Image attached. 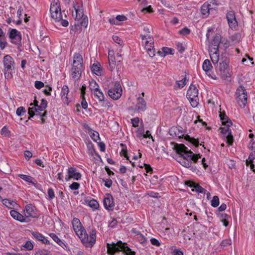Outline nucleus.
Masks as SVG:
<instances>
[{
	"instance_id": "nucleus-1",
	"label": "nucleus",
	"mask_w": 255,
	"mask_h": 255,
	"mask_svg": "<svg viewBox=\"0 0 255 255\" xmlns=\"http://www.w3.org/2000/svg\"><path fill=\"white\" fill-rule=\"evenodd\" d=\"M72 224L75 234L82 244L87 248L93 247L96 242L97 231L96 229H91L88 234L80 220L77 218H73Z\"/></svg>"
},
{
	"instance_id": "nucleus-2",
	"label": "nucleus",
	"mask_w": 255,
	"mask_h": 255,
	"mask_svg": "<svg viewBox=\"0 0 255 255\" xmlns=\"http://www.w3.org/2000/svg\"><path fill=\"white\" fill-rule=\"evenodd\" d=\"M108 255H135L134 251L127 246V244L119 241L116 243L107 244Z\"/></svg>"
},
{
	"instance_id": "nucleus-3",
	"label": "nucleus",
	"mask_w": 255,
	"mask_h": 255,
	"mask_svg": "<svg viewBox=\"0 0 255 255\" xmlns=\"http://www.w3.org/2000/svg\"><path fill=\"white\" fill-rule=\"evenodd\" d=\"M3 71L5 78L10 79L12 77V72L14 69L15 62L9 55H6L3 58Z\"/></svg>"
},
{
	"instance_id": "nucleus-4",
	"label": "nucleus",
	"mask_w": 255,
	"mask_h": 255,
	"mask_svg": "<svg viewBox=\"0 0 255 255\" xmlns=\"http://www.w3.org/2000/svg\"><path fill=\"white\" fill-rule=\"evenodd\" d=\"M141 39V43L142 45L144 46L148 54L150 57H153L155 55V50L154 45V39L152 36H148V35H140Z\"/></svg>"
},
{
	"instance_id": "nucleus-5",
	"label": "nucleus",
	"mask_w": 255,
	"mask_h": 255,
	"mask_svg": "<svg viewBox=\"0 0 255 255\" xmlns=\"http://www.w3.org/2000/svg\"><path fill=\"white\" fill-rule=\"evenodd\" d=\"M48 105L47 101L42 99L41 101V103L38 108L36 107H29L28 109V114L29 115L28 119H30L31 118L33 117L35 114L39 115L41 117H46L47 115V112L45 110L47 108Z\"/></svg>"
},
{
	"instance_id": "nucleus-6",
	"label": "nucleus",
	"mask_w": 255,
	"mask_h": 255,
	"mask_svg": "<svg viewBox=\"0 0 255 255\" xmlns=\"http://www.w3.org/2000/svg\"><path fill=\"white\" fill-rule=\"evenodd\" d=\"M235 99L241 108L245 107L247 103L248 93L243 86L241 85L236 89Z\"/></svg>"
},
{
	"instance_id": "nucleus-7",
	"label": "nucleus",
	"mask_w": 255,
	"mask_h": 255,
	"mask_svg": "<svg viewBox=\"0 0 255 255\" xmlns=\"http://www.w3.org/2000/svg\"><path fill=\"white\" fill-rule=\"evenodd\" d=\"M122 93L123 90L120 82H113L110 84L108 94L112 99L118 100L122 96Z\"/></svg>"
},
{
	"instance_id": "nucleus-8",
	"label": "nucleus",
	"mask_w": 255,
	"mask_h": 255,
	"mask_svg": "<svg viewBox=\"0 0 255 255\" xmlns=\"http://www.w3.org/2000/svg\"><path fill=\"white\" fill-rule=\"evenodd\" d=\"M198 94L199 91L197 86L193 84H191L187 91L186 96L190 101L191 105L194 108L198 106L199 101Z\"/></svg>"
},
{
	"instance_id": "nucleus-9",
	"label": "nucleus",
	"mask_w": 255,
	"mask_h": 255,
	"mask_svg": "<svg viewBox=\"0 0 255 255\" xmlns=\"http://www.w3.org/2000/svg\"><path fill=\"white\" fill-rule=\"evenodd\" d=\"M8 38L12 44L18 47L21 46L22 35L21 32L17 29L9 28L8 30Z\"/></svg>"
},
{
	"instance_id": "nucleus-10",
	"label": "nucleus",
	"mask_w": 255,
	"mask_h": 255,
	"mask_svg": "<svg viewBox=\"0 0 255 255\" xmlns=\"http://www.w3.org/2000/svg\"><path fill=\"white\" fill-rule=\"evenodd\" d=\"M51 16L55 21L59 22L62 18L61 10L59 2L53 1L50 7Z\"/></svg>"
},
{
	"instance_id": "nucleus-11",
	"label": "nucleus",
	"mask_w": 255,
	"mask_h": 255,
	"mask_svg": "<svg viewBox=\"0 0 255 255\" xmlns=\"http://www.w3.org/2000/svg\"><path fill=\"white\" fill-rule=\"evenodd\" d=\"M82 178V174L79 170L73 166H69L67 169V174L65 176V180L68 181L71 179L79 180Z\"/></svg>"
},
{
	"instance_id": "nucleus-12",
	"label": "nucleus",
	"mask_w": 255,
	"mask_h": 255,
	"mask_svg": "<svg viewBox=\"0 0 255 255\" xmlns=\"http://www.w3.org/2000/svg\"><path fill=\"white\" fill-rule=\"evenodd\" d=\"M229 59L227 57H222L220 62V71L222 77L228 78L231 76L228 68Z\"/></svg>"
},
{
	"instance_id": "nucleus-13",
	"label": "nucleus",
	"mask_w": 255,
	"mask_h": 255,
	"mask_svg": "<svg viewBox=\"0 0 255 255\" xmlns=\"http://www.w3.org/2000/svg\"><path fill=\"white\" fill-rule=\"evenodd\" d=\"M74 8L76 13L75 19L77 20L83 19V20L81 22V24L86 27L88 25V17L84 14L83 9L80 8L78 3L74 5Z\"/></svg>"
},
{
	"instance_id": "nucleus-14",
	"label": "nucleus",
	"mask_w": 255,
	"mask_h": 255,
	"mask_svg": "<svg viewBox=\"0 0 255 255\" xmlns=\"http://www.w3.org/2000/svg\"><path fill=\"white\" fill-rule=\"evenodd\" d=\"M228 23L231 29L237 30L238 23L236 18L235 12L234 10H229L226 14Z\"/></svg>"
},
{
	"instance_id": "nucleus-15",
	"label": "nucleus",
	"mask_w": 255,
	"mask_h": 255,
	"mask_svg": "<svg viewBox=\"0 0 255 255\" xmlns=\"http://www.w3.org/2000/svg\"><path fill=\"white\" fill-rule=\"evenodd\" d=\"M24 213L25 215L24 217H26L28 222L29 221V217H37L36 208L32 204H28L25 206Z\"/></svg>"
},
{
	"instance_id": "nucleus-16",
	"label": "nucleus",
	"mask_w": 255,
	"mask_h": 255,
	"mask_svg": "<svg viewBox=\"0 0 255 255\" xmlns=\"http://www.w3.org/2000/svg\"><path fill=\"white\" fill-rule=\"evenodd\" d=\"M105 208L108 211H113L115 207L114 198L111 194H107L103 201Z\"/></svg>"
},
{
	"instance_id": "nucleus-17",
	"label": "nucleus",
	"mask_w": 255,
	"mask_h": 255,
	"mask_svg": "<svg viewBox=\"0 0 255 255\" xmlns=\"http://www.w3.org/2000/svg\"><path fill=\"white\" fill-rule=\"evenodd\" d=\"M69 93V89L68 86L64 85L61 88L60 96L64 104H66L67 105H68L71 102L68 97Z\"/></svg>"
},
{
	"instance_id": "nucleus-18",
	"label": "nucleus",
	"mask_w": 255,
	"mask_h": 255,
	"mask_svg": "<svg viewBox=\"0 0 255 255\" xmlns=\"http://www.w3.org/2000/svg\"><path fill=\"white\" fill-rule=\"evenodd\" d=\"M174 149L175 150L177 153L180 155L181 156H187L188 152L189 150L188 148L185 146L183 144H177L176 143L174 147Z\"/></svg>"
},
{
	"instance_id": "nucleus-19",
	"label": "nucleus",
	"mask_w": 255,
	"mask_h": 255,
	"mask_svg": "<svg viewBox=\"0 0 255 255\" xmlns=\"http://www.w3.org/2000/svg\"><path fill=\"white\" fill-rule=\"evenodd\" d=\"M114 51L113 50H110L108 52V62L109 66L108 68L109 70L112 71L116 67V58L114 55Z\"/></svg>"
},
{
	"instance_id": "nucleus-20",
	"label": "nucleus",
	"mask_w": 255,
	"mask_h": 255,
	"mask_svg": "<svg viewBox=\"0 0 255 255\" xmlns=\"http://www.w3.org/2000/svg\"><path fill=\"white\" fill-rule=\"evenodd\" d=\"M181 127H172L169 130V134L172 136H176L179 138L183 137L184 133Z\"/></svg>"
},
{
	"instance_id": "nucleus-21",
	"label": "nucleus",
	"mask_w": 255,
	"mask_h": 255,
	"mask_svg": "<svg viewBox=\"0 0 255 255\" xmlns=\"http://www.w3.org/2000/svg\"><path fill=\"white\" fill-rule=\"evenodd\" d=\"M209 53L210 56L211 60L214 64H216L218 63L220 58L219 50L218 49H215L210 48Z\"/></svg>"
},
{
	"instance_id": "nucleus-22",
	"label": "nucleus",
	"mask_w": 255,
	"mask_h": 255,
	"mask_svg": "<svg viewBox=\"0 0 255 255\" xmlns=\"http://www.w3.org/2000/svg\"><path fill=\"white\" fill-rule=\"evenodd\" d=\"M10 215L14 219L20 222H28V220H27L26 217H25L24 216L22 215L15 210H11L10 211Z\"/></svg>"
},
{
	"instance_id": "nucleus-23",
	"label": "nucleus",
	"mask_w": 255,
	"mask_h": 255,
	"mask_svg": "<svg viewBox=\"0 0 255 255\" xmlns=\"http://www.w3.org/2000/svg\"><path fill=\"white\" fill-rule=\"evenodd\" d=\"M85 204L91 207L94 211L97 210L99 207V204L98 201L90 197H86L84 200Z\"/></svg>"
},
{
	"instance_id": "nucleus-24",
	"label": "nucleus",
	"mask_w": 255,
	"mask_h": 255,
	"mask_svg": "<svg viewBox=\"0 0 255 255\" xmlns=\"http://www.w3.org/2000/svg\"><path fill=\"white\" fill-rule=\"evenodd\" d=\"M135 110L138 112H144L146 109V103L142 97L137 98V103L135 105Z\"/></svg>"
},
{
	"instance_id": "nucleus-25",
	"label": "nucleus",
	"mask_w": 255,
	"mask_h": 255,
	"mask_svg": "<svg viewBox=\"0 0 255 255\" xmlns=\"http://www.w3.org/2000/svg\"><path fill=\"white\" fill-rule=\"evenodd\" d=\"M32 235L37 241L41 242L43 244L50 245V241L42 234L38 232H32Z\"/></svg>"
},
{
	"instance_id": "nucleus-26",
	"label": "nucleus",
	"mask_w": 255,
	"mask_h": 255,
	"mask_svg": "<svg viewBox=\"0 0 255 255\" xmlns=\"http://www.w3.org/2000/svg\"><path fill=\"white\" fill-rule=\"evenodd\" d=\"M187 185L188 186L193 188L192 191H195L200 193H205L206 192V190L204 188L194 182L190 181Z\"/></svg>"
},
{
	"instance_id": "nucleus-27",
	"label": "nucleus",
	"mask_w": 255,
	"mask_h": 255,
	"mask_svg": "<svg viewBox=\"0 0 255 255\" xmlns=\"http://www.w3.org/2000/svg\"><path fill=\"white\" fill-rule=\"evenodd\" d=\"M157 53L160 57H164L168 54H174V50L171 48L163 47L162 48L161 50L158 51Z\"/></svg>"
},
{
	"instance_id": "nucleus-28",
	"label": "nucleus",
	"mask_w": 255,
	"mask_h": 255,
	"mask_svg": "<svg viewBox=\"0 0 255 255\" xmlns=\"http://www.w3.org/2000/svg\"><path fill=\"white\" fill-rule=\"evenodd\" d=\"M82 67H72L71 70V75L74 79L77 80L81 77L82 72Z\"/></svg>"
},
{
	"instance_id": "nucleus-29",
	"label": "nucleus",
	"mask_w": 255,
	"mask_h": 255,
	"mask_svg": "<svg viewBox=\"0 0 255 255\" xmlns=\"http://www.w3.org/2000/svg\"><path fill=\"white\" fill-rule=\"evenodd\" d=\"M221 37L220 36V34H216L212 42H211V45L210 47V48L211 49H219V45L221 43Z\"/></svg>"
},
{
	"instance_id": "nucleus-30",
	"label": "nucleus",
	"mask_w": 255,
	"mask_h": 255,
	"mask_svg": "<svg viewBox=\"0 0 255 255\" xmlns=\"http://www.w3.org/2000/svg\"><path fill=\"white\" fill-rule=\"evenodd\" d=\"M219 117L223 126H231L232 123L225 112H220Z\"/></svg>"
},
{
	"instance_id": "nucleus-31",
	"label": "nucleus",
	"mask_w": 255,
	"mask_h": 255,
	"mask_svg": "<svg viewBox=\"0 0 255 255\" xmlns=\"http://www.w3.org/2000/svg\"><path fill=\"white\" fill-rule=\"evenodd\" d=\"M2 203L3 205L9 209L15 208L18 206L17 204L15 202L8 199H3L2 200Z\"/></svg>"
},
{
	"instance_id": "nucleus-32",
	"label": "nucleus",
	"mask_w": 255,
	"mask_h": 255,
	"mask_svg": "<svg viewBox=\"0 0 255 255\" xmlns=\"http://www.w3.org/2000/svg\"><path fill=\"white\" fill-rule=\"evenodd\" d=\"M211 5L207 2H205L201 7V12L203 15L207 16L209 13Z\"/></svg>"
},
{
	"instance_id": "nucleus-33",
	"label": "nucleus",
	"mask_w": 255,
	"mask_h": 255,
	"mask_svg": "<svg viewBox=\"0 0 255 255\" xmlns=\"http://www.w3.org/2000/svg\"><path fill=\"white\" fill-rule=\"evenodd\" d=\"M92 71L95 74L99 76L102 74V67L101 64L98 63H95L92 66Z\"/></svg>"
},
{
	"instance_id": "nucleus-34",
	"label": "nucleus",
	"mask_w": 255,
	"mask_h": 255,
	"mask_svg": "<svg viewBox=\"0 0 255 255\" xmlns=\"http://www.w3.org/2000/svg\"><path fill=\"white\" fill-rule=\"evenodd\" d=\"M213 66L210 60L208 59L205 60L202 64V68L207 74L210 72Z\"/></svg>"
},
{
	"instance_id": "nucleus-35",
	"label": "nucleus",
	"mask_w": 255,
	"mask_h": 255,
	"mask_svg": "<svg viewBox=\"0 0 255 255\" xmlns=\"http://www.w3.org/2000/svg\"><path fill=\"white\" fill-rule=\"evenodd\" d=\"M49 236L60 247L64 249L66 247L65 243L55 233H50Z\"/></svg>"
},
{
	"instance_id": "nucleus-36",
	"label": "nucleus",
	"mask_w": 255,
	"mask_h": 255,
	"mask_svg": "<svg viewBox=\"0 0 255 255\" xmlns=\"http://www.w3.org/2000/svg\"><path fill=\"white\" fill-rule=\"evenodd\" d=\"M220 221L223 223L225 227H227L229 225V219L230 216L226 213H221L219 215Z\"/></svg>"
},
{
	"instance_id": "nucleus-37",
	"label": "nucleus",
	"mask_w": 255,
	"mask_h": 255,
	"mask_svg": "<svg viewBox=\"0 0 255 255\" xmlns=\"http://www.w3.org/2000/svg\"><path fill=\"white\" fill-rule=\"evenodd\" d=\"M186 157L189 158L194 163H196L198 159L201 157V155L200 154H195L191 150H189Z\"/></svg>"
},
{
	"instance_id": "nucleus-38",
	"label": "nucleus",
	"mask_w": 255,
	"mask_h": 255,
	"mask_svg": "<svg viewBox=\"0 0 255 255\" xmlns=\"http://www.w3.org/2000/svg\"><path fill=\"white\" fill-rule=\"evenodd\" d=\"M89 133L94 141L97 142L100 139L99 133L97 131H94V130L90 128Z\"/></svg>"
},
{
	"instance_id": "nucleus-39",
	"label": "nucleus",
	"mask_w": 255,
	"mask_h": 255,
	"mask_svg": "<svg viewBox=\"0 0 255 255\" xmlns=\"http://www.w3.org/2000/svg\"><path fill=\"white\" fill-rule=\"evenodd\" d=\"M92 94H93L94 97L96 98L99 100V101L101 102L104 100V95L103 92L100 89L95 91L92 93Z\"/></svg>"
},
{
	"instance_id": "nucleus-40",
	"label": "nucleus",
	"mask_w": 255,
	"mask_h": 255,
	"mask_svg": "<svg viewBox=\"0 0 255 255\" xmlns=\"http://www.w3.org/2000/svg\"><path fill=\"white\" fill-rule=\"evenodd\" d=\"M83 57L81 54L75 53L73 56V62L75 64L79 63L83 65Z\"/></svg>"
},
{
	"instance_id": "nucleus-41",
	"label": "nucleus",
	"mask_w": 255,
	"mask_h": 255,
	"mask_svg": "<svg viewBox=\"0 0 255 255\" xmlns=\"http://www.w3.org/2000/svg\"><path fill=\"white\" fill-rule=\"evenodd\" d=\"M185 139L191 142L196 147H198L199 145V141L198 139H196L194 137H191L188 135H186L185 136Z\"/></svg>"
},
{
	"instance_id": "nucleus-42",
	"label": "nucleus",
	"mask_w": 255,
	"mask_h": 255,
	"mask_svg": "<svg viewBox=\"0 0 255 255\" xmlns=\"http://www.w3.org/2000/svg\"><path fill=\"white\" fill-rule=\"evenodd\" d=\"M120 146L122 148L120 152V155L121 156H124V157H125L127 160H129V157L128 155L126 145L124 143H122L120 144Z\"/></svg>"
},
{
	"instance_id": "nucleus-43",
	"label": "nucleus",
	"mask_w": 255,
	"mask_h": 255,
	"mask_svg": "<svg viewBox=\"0 0 255 255\" xmlns=\"http://www.w3.org/2000/svg\"><path fill=\"white\" fill-rule=\"evenodd\" d=\"M18 177L28 183H32L33 184H34L33 182V180H34L33 177L30 176L25 174H19Z\"/></svg>"
},
{
	"instance_id": "nucleus-44",
	"label": "nucleus",
	"mask_w": 255,
	"mask_h": 255,
	"mask_svg": "<svg viewBox=\"0 0 255 255\" xmlns=\"http://www.w3.org/2000/svg\"><path fill=\"white\" fill-rule=\"evenodd\" d=\"M186 157V156H182L180 163L184 167L188 168L191 166V162L190 160L187 159Z\"/></svg>"
},
{
	"instance_id": "nucleus-45",
	"label": "nucleus",
	"mask_w": 255,
	"mask_h": 255,
	"mask_svg": "<svg viewBox=\"0 0 255 255\" xmlns=\"http://www.w3.org/2000/svg\"><path fill=\"white\" fill-rule=\"evenodd\" d=\"M90 89L91 90L92 93L99 89V85L95 81L93 80L90 82Z\"/></svg>"
},
{
	"instance_id": "nucleus-46",
	"label": "nucleus",
	"mask_w": 255,
	"mask_h": 255,
	"mask_svg": "<svg viewBox=\"0 0 255 255\" xmlns=\"http://www.w3.org/2000/svg\"><path fill=\"white\" fill-rule=\"evenodd\" d=\"M188 79L187 78L186 75L181 80L176 81V83L180 88H183L187 83Z\"/></svg>"
},
{
	"instance_id": "nucleus-47",
	"label": "nucleus",
	"mask_w": 255,
	"mask_h": 255,
	"mask_svg": "<svg viewBox=\"0 0 255 255\" xmlns=\"http://www.w3.org/2000/svg\"><path fill=\"white\" fill-rule=\"evenodd\" d=\"M219 198L217 196H213L211 200V206L213 207H217L219 205Z\"/></svg>"
},
{
	"instance_id": "nucleus-48",
	"label": "nucleus",
	"mask_w": 255,
	"mask_h": 255,
	"mask_svg": "<svg viewBox=\"0 0 255 255\" xmlns=\"http://www.w3.org/2000/svg\"><path fill=\"white\" fill-rule=\"evenodd\" d=\"M224 127L220 128L221 132L224 134L228 135L229 133H232L230 126H225Z\"/></svg>"
},
{
	"instance_id": "nucleus-49",
	"label": "nucleus",
	"mask_w": 255,
	"mask_h": 255,
	"mask_svg": "<svg viewBox=\"0 0 255 255\" xmlns=\"http://www.w3.org/2000/svg\"><path fill=\"white\" fill-rule=\"evenodd\" d=\"M144 129L143 127H140L136 131V136L138 138L143 137Z\"/></svg>"
},
{
	"instance_id": "nucleus-50",
	"label": "nucleus",
	"mask_w": 255,
	"mask_h": 255,
	"mask_svg": "<svg viewBox=\"0 0 255 255\" xmlns=\"http://www.w3.org/2000/svg\"><path fill=\"white\" fill-rule=\"evenodd\" d=\"M191 30L188 28L185 27L179 31V34L182 35H187L190 33Z\"/></svg>"
},
{
	"instance_id": "nucleus-51",
	"label": "nucleus",
	"mask_w": 255,
	"mask_h": 255,
	"mask_svg": "<svg viewBox=\"0 0 255 255\" xmlns=\"http://www.w3.org/2000/svg\"><path fill=\"white\" fill-rule=\"evenodd\" d=\"M26 112L25 109L23 107L18 108L16 111V114L18 116H22Z\"/></svg>"
},
{
	"instance_id": "nucleus-52",
	"label": "nucleus",
	"mask_w": 255,
	"mask_h": 255,
	"mask_svg": "<svg viewBox=\"0 0 255 255\" xmlns=\"http://www.w3.org/2000/svg\"><path fill=\"white\" fill-rule=\"evenodd\" d=\"M232 244V241L231 239H227L223 240L220 246L223 247H227Z\"/></svg>"
},
{
	"instance_id": "nucleus-53",
	"label": "nucleus",
	"mask_w": 255,
	"mask_h": 255,
	"mask_svg": "<svg viewBox=\"0 0 255 255\" xmlns=\"http://www.w3.org/2000/svg\"><path fill=\"white\" fill-rule=\"evenodd\" d=\"M227 143L229 145H232L234 142L233 136L232 133H229V134L227 135Z\"/></svg>"
},
{
	"instance_id": "nucleus-54",
	"label": "nucleus",
	"mask_w": 255,
	"mask_h": 255,
	"mask_svg": "<svg viewBox=\"0 0 255 255\" xmlns=\"http://www.w3.org/2000/svg\"><path fill=\"white\" fill-rule=\"evenodd\" d=\"M7 45L6 41V38L0 39V48L1 50H4Z\"/></svg>"
},
{
	"instance_id": "nucleus-55",
	"label": "nucleus",
	"mask_w": 255,
	"mask_h": 255,
	"mask_svg": "<svg viewBox=\"0 0 255 255\" xmlns=\"http://www.w3.org/2000/svg\"><path fill=\"white\" fill-rule=\"evenodd\" d=\"M255 158V153L251 152L248 157V159L246 160V165L248 166L250 162H253V160Z\"/></svg>"
},
{
	"instance_id": "nucleus-56",
	"label": "nucleus",
	"mask_w": 255,
	"mask_h": 255,
	"mask_svg": "<svg viewBox=\"0 0 255 255\" xmlns=\"http://www.w3.org/2000/svg\"><path fill=\"white\" fill-rule=\"evenodd\" d=\"M80 185L79 183L76 182H73L70 185L69 188L72 190H76L79 189Z\"/></svg>"
},
{
	"instance_id": "nucleus-57",
	"label": "nucleus",
	"mask_w": 255,
	"mask_h": 255,
	"mask_svg": "<svg viewBox=\"0 0 255 255\" xmlns=\"http://www.w3.org/2000/svg\"><path fill=\"white\" fill-rule=\"evenodd\" d=\"M48 199L52 200L55 198V193L52 188H49L47 191Z\"/></svg>"
},
{
	"instance_id": "nucleus-58",
	"label": "nucleus",
	"mask_w": 255,
	"mask_h": 255,
	"mask_svg": "<svg viewBox=\"0 0 255 255\" xmlns=\"http://www.w3.org/2000/svg\"><path fill=\"white\" fill-rule=\"evenodd\" d=\"M113 41L119 44L120 46H122L123 44V40L117 35H113L112 37Z\"/></svg>"
},
{
	"instance_id": "nucleus-59",
	"label": "nucleus",
	"mask_w": 255,
	"mask_h": 255,
	"mask_svg": "<svg viewBox=\"0 0 255 255\" xmlns=\"http://www.w3.org/2000/svg\"><path fill=\"white\" fill-rule=\"evenodd\" d=\"M183 238L185 242H187V241L190 240L191 239V238L192 237L191 234L187 233L185 230L183 231Z\"/></svg>"
},
{
	"instance_id": "nucleus-60",
	"label": "nucleus",
	"mask_w": 255,
	"mask_h": 255,
	"mask_svg": "<svg viewBox=\"0 0 255 255\" xmlns=\"http://www.w3.org/2000/svg\"><path fill=\"white\" fill-rule=\"evenodd\" d=\"M10 131L6 126H4L1 130V134L5 136H9Z\"/></svg>"
},
{
	"instance_id": "nucleus-61",
	"label": "nucleus",
	"mask_w": 255,
	"mask_h": 255,
	"mask_svg": "<svg viewBox=\"0 0 255 255\" xmlns=\"http://www.w3.org/2000/svg\"><path fill=\"white\" fill-rule=\"evenodd\" d=\"M137 238L138 242L141 244H145L147 241V239L142 234H140Z\"/></svg>"
},
{
	"instance_id": "nucleus-62",
	"label": "nucleus",
	"mask_w": 255,
	"mask_h": 255,
	"mask_svg": "<svg viewBox=\"0 0 255 255\" xmlns=\"http://www.w3.org/2000/svg\"><path fill=\"white\" fill-rule=\"evenodd\" d=\"M139 122V119L137 117L131 119V123L132 127L134 128H136L138 127V124Z\"/></svg>"
},
{
	"instance_id": "nucleus-63",
	"label": "nucleus",
	"mask_w": 255,
	"mask_h": 255,
	"mask_svg": "<svg viewBox=\"0 0 255 255\" xmlns=\"http://www.w3.org/2000/svg\"><path fill=\"white\" fill-rule=\"evenodd\" d=\"M141 11L143 13L148 12V13H151L153 12V10L152 7L151 5H148V6L146 7L143 8Z\"/></svg>"
},
{
	"instance_id": "nucleus-64",
	"label": "nucleus",
	"mask_w": 255,
	"mask_h": 255,
	"mask_svg": "<svg viewBox=\"0 0 255 255\" xmlns=\"http://www.w3.org/2000/svg\"><path fill=\"white\" fill-rule=\"evenodd\" d=\"M103 181L105 182L104 185L106 187H107L108 188H110L112 186L113 181L111 179L108 178V179H103Z\"/></svg>"
}]
</instances>
